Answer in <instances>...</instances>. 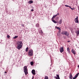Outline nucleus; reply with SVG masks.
I'll use <instances>...</instances> for the list:
<instances>
[{"label":"nucleus","instance_id":"obj_22","mask_svg":"<svg viewBox=\"0 0 79 79\" xmlns=\"http://www.w3.org/2000/svg\"><path fill=\"white\" fill-rule=\"evenodd\" d=\"M57 35L58 36H60V35H61V34L60 33H57Z\"/></svg>","mask_w":79,"mask_h":79},{"label":"nucleus","instance_id":"obj_35","mask_svg":"<svg viewBox=\"0 0 79 79\" xmlns=\"http://www.w3.org/2000/svg\"><path fill=\"white\" fill-rule=\"evenodd\" d=\"M5 73H6V72H5Z\"/></svg>","mask_w":79,"mask_h":79},{"label":"nucleus","instance_id":"obj_34","mask_svg":"<svg viewBox=\"0 0 79 79\" xmlns=\"http://www.w3.org/2000/svg\"><path fill=\"white\" fill-rule=\"evenodd\" d=\"M78 68H79V65H78Z\"/></svg>","mask_w":79,"mask_h":79},{"label":"nucleus","instance_id":"obj_29","mask_svg":"<svg viewBox=\"0 0 79 79\" xmlns=\"http://www.w3.org/2000/svg\"><path fill=\"white\" fill-rule=\"evenodd\" d=\"M57 15H60V14H59V13H58Z\"/></svg>","mask_w":79,"mask_h":79},{"label":"nucleus","instance_id":"obj_33","mask_svg":"<svg viewBox=\"0 0 79 79\" xmlns=\"http://www.w3.org/2000/svg\"><path fill=\"white\" fill-rule=\"evenodd\" d=\"M42 31V30H41V33H43V32H42V31Z\"/></svg>","mask_w":79,"mask_h":79},{"label":"nucleus","instance_id":"obj_23","mask_svg":"<svg viewBox=\"0 0 79 79\" xmlns=\"http://www.w3.org/2000/svg\"><path fill=\"white\" fill-rule=\"evenodd\" d=\"M29 3H33V1H29Z\"/></svg>","mask_w":79,"mask_h":79},{"label":"nucleus","instance_id":"obj_2","mask_svg":"<svg viewBox=\"0 0 79 79\" xmlns=\"http://www.w3.org/2000/svg\"><path fill=\"white\" fill-rule=\"evenodd\" d=\"M28 55L29 56H32L33 55V50L32 49L28 51Z\"/></svg>","mask_w":79,"mask_h":79},{"label":"nucleus","instance_id":"obj_20","mask_svg":"<svg viewBox=\"0 0 79 79\" xmlns=\"http://www.w3.org/2000/svg\"><path fill=\"white\" fill-rule=\"evenodd\" d=\"M44 79H48V76H45Z\"/></svg>","mask_w":79,"mask_h":79},{"label":"nucleus","instance_id":"obj_26","mask_svg":"<svg viewBox=\"0 0 79 79\" xmlns=\"http://www.w3.org/2000/svg\"><path fill=\"white\" fill-rule=\"evenodd\" d=\"M77 35H79V31H77Z\"/></svg>","mask_w":79,"mask_h":79},{"label":"nucleus","instance_id":"obj_13","mask_svg":"<svg viewBox=\"0 0 79 79\" xmlns=\"http://www.w3.org/2000/svg\"><path fill=\"white\" fill-rule=\"evenodd\" d=\"M67 50L68 52L69 53H70V51H69V48H67Z\"/></svg>","mask_w":79,"mask_h":79},{"label":"nucleus","instance_id":"obj_37","mask_svg":"<svg viewBox=\"0 0 79 79\" xmlns=\"http://www.w3.org/2000/svg\"><path fill=\"white\" fill-rule=\"evenodd\" d=\"M23 27H24V26H23Z\"/></svg>","mask_w":79,"mask_h":79},{"label":"nucleus","instance_id":"obj_11","mask_svg":"<svg viewBox=\"0 0 79 79\" xmlns=\"http://www.w3.org/2000/svg\"><path fill=\"white\" fill-rule=\"evenodd\" d=\"M55 27H56V29H58L59 31H61V28H60V27H56V26Z\"/></svg>","mask_w":79,"mask_h":79},{"label":"nucleus","instance_id":"obj_10","mask_svg":"<svg viewBox=\"0 0 79 79\" xmlns=\"http://www.w3.org/2000/svg\"><path fill=\"white\" fill-rule=\"evenodd\" d=\"M72 52L73 54H76V51L73 49L72 50Z\"/></svg>","mask_w":79,"mask_h":79},{"label":"nucleus","instance_id":"obj_8","mask_svg":"<svg viewBox=\"0 0 79 79\" xmlns=\"http://www.w3.org/2000/svg\"><path fill=\"white\" fill-rule=\"evenodd\" d=\"M64 35H66L67 36H68V35H69V33L68 32L65 31V34Z\"/></svg>","mask_w":79,"mask_h":79},{"label":"nucleus","instance_id":"obj_15","mask_svg":"<svg viewBox=\"0 0 79 79\" xmlns=\"http://www.w3.org/2000/svg\"><path fill=\"white\" fill-rule=\"evenodd\" d=\"M62 23V20L60 19L59 21V24H60Z\"/></svg>","mask_w":79,"mask_h":79},{"label":"nucleus","instance_id":"obj_4","mask_svg":"<svg viewBox=\"0 0 79 79\" xmlns=\"http://www.w3.org/2000/svg\"><path fill=\"white\" fill-rule=\"evenodd\" d=\"M74 21L76 23H79V21H78V17L77 16V18H76L74 19Z\"/></svg>","mask_w":79,"mask_h":79},{"label":"nucleus","instance_id":"obj_19","mask_svg":"<svg viewBox=\"0 0 79 79\" xmlns=\"http://www.w3.org/2000/svg\"><path fill=\"white\" fill-rule=\"evenodd\" d=\"M65 33V31H63L62 32L61 34H63V35H64Z\"/></svg>","mask_w":79,"mask_h":79},{"label":"nucleus","instance_id":"obj_32","mask_svg":"<svg viewBox=\"0 0 79 79\" xmlns=\"http://www.w3.org/2000/svg\"><path fill=\"white\" fill-rule=\"evenodd\" d=\"M72 10H73V9L72 8H71V9Z\"/></svg>","mask_w":79,"mask_h":79},{"label":"nucleus","instance_id":"obj_1","mask_svg":"<svg viewBox=\"0 0 79 79\" xmlns=\"http://www.w3.org/2000/svg\"><path fill=\"white\" fill-rule=\"evenodd\" d=\"M22 47H23V42L22 41H18L17 47V48L18 50H20L21 48H22Z\"/></svg>","mask_w":79,"mask_h":79},{"label":"nucleus","instance_id":"obj_27","mask_svg":"<svg viewBox=\"0 0 79 79\" xmlns=\"http://www.w3.org/2000/svg\"><path fill=\"white\" fill-rule=\"evenodd\" d=\"M31 11H34V9H31Z\"/></svg>","mask_w":79,"mask_h":79},{"label":"nucleus","instance_id":"obj_14","mask_svg":"<svg viewBox=\"0 0 79 79\" xmlns=\"http://www.w3.org/2000/svg\"><path fill=\"white\" fill-rule=\"evenodd\" d=\"M52 22L54 23H56V21H55V20L53 19H52Z\"/></svg>","mask_w":79,"mask_h":79},{"label":"nucleus","instance_id":"obj_6","mask_svg":"<svg viewBox=\"0 0 79 79\" xmlns=\"http://www.w3.org/2000/svg\"><path fill=\"white\" fill-rule=\"evenodd\" d=\"M79 74V73H77V74L76 75L73 77V79H76V78H77V77L78 76V75Z\"/></svg>","mask_w":79,"mask_h":79},{"label":"nucleus","instance_id":"obj_9","mask_svg":"<svg viewBox=\"0 0 79 79\" xmlns=\"http://www.w3.org/2000/svg\"><path fill=\"white\" fill-rule=\"evenodd\" d=\"M56 76L57 77H55V78L56 79H60V76H59V75L57 74Z\"/></svg>","mask_w":79,"mask_h":79},{"label":"nucleus","instance_id":"obj_24","mask_svg":"<svg viewBox=\"0 0 79 79\" xmlns=\"http://www.w3.org/2000/svg\"><path fill=\"white\" fill-rule=\"evenodd\" d=\"M65 6L66 7H69V6L67 5H65Z\"/></svg>","mask_w":79,"mask_h":79},{"label":"nucleus","instance_id":"obj_25","mask_svg":"<svg viewBox=\"0 0 79 79\" xmlns=\"http://www.w3.org/2000/svg\"><path fill=\"white\" fill-rule=\"evenodd\" d=\"M10 35H7V38H9V37H10Z\"/></svg>","mask_w":79,"mask_h":79},{"label":"nucleus","instance_id":"obj_21","mask_svg":"<svg viewBox=\"0 0 79 79\" xmlns=\"http://www.w3.org/2000/svg\"><path fill=\"white\" fill-rule=\"evenodd\" d=\"M55 15L53 16L52 18V19H54L55 18Z\"/></svg>","mask_w":79,"mask_h":79},{"label":"nucleus","instance_id":"obj_17","mask_svg":"<svg viewBox=\"0 0 79 79\" xmlns=\"http://www.w3.org/2000/svg\"><path fill=\"white\" fill-rule=\"evenodd\" d=\"M30 64L31 65H33V64H34V62H31Z\"/></svg>","mask_w":79,"mask_h":79},{"label":"nucleus","instance_id":"obj_12","mask_svg":"<svg viewBox=\"0 0 79 79\" xmlns=\"http://www.w3.org/2000/svg\"><path fill=\"white\" fill-rule=\"evenodd\" d=\"M70 79H73V76H72V74H70V76H69Z\"/></svg>","mask_w":79,"mask_h":79},{"label":"nucleus","instance_id":"obj_36","mask_svg":"<svg viewBox=\"0 0 79 79\" xmlns=\"http://www.w3.org/2000/svg\"><path fill=\"white\" fill-rule=\"evenodd\" d=\"M69 42V41H68V42Z\"/></svg>","mask_w":79,"mask_h":79},{"label":"nucleus","instance_id":"obj_5","mask_svg":"<svg viewBox=\"0 0 79 79\" xmlns=\"http://www.w3.org/2000/svg\"><path fill=\"white\" fill-rule=\"evenodd\" d=\"M60 52L61 53H62L64 51V48H60Z\"/></svg>","mask_w":79,"mask_h":79},{"label":"nucleus","instance_id":"obj_7","mask_svg":"<svg viewBox=\"0 0 79 79\" xmlns=\"http://www.w3.org/2000/svg\"><path fill=\"white\" fill-rule=\"evenodd\" d=\"M31 73L34 75H35V71L34 70H32L31 71Z\"/></svg>","mask_w":79,"mask_h":79},{"label":"nucleus","instance_id":"obj_30","mask_svg":"<svg viewBox=\"0 0 79 79\" xmlns=\"http://www.w3.org/2000/svg\"><path fill=\"white\" fill-rule=\"evenodd\" d=\"M69 8H70V9L71 8V6H69Z\"/></svg>","mask_w":79,"mask_h":79},{"label":"nucleus","instance_id":"obj_3","mask_svg":"<svg viewBox=\"0 0 79 79\" xmlns=\"http://www.w3.org/2000/svg\"><path fill=\"white\" fill-rule=\"evenodd\" d=\"M23 69L25 75H27V74H28V72H27V67L26 66H25L24 67Z\"/></svg>","mask_w":79,"mask_h":79},{"label":"nucleus","instance_id":"obj_28","mask_svg":"<svg viewBox=\"0 0 79 79\" xmlns=\"http://www.w3.org/2000/svg\"><path fill=\"white\" fill-rule=\"evenodd\" d=\"M56 17V16H57V15H54Z\"/></svg>","mask_w":79,"mask_h":79},{"label":"nucleus","instance_id":"obj_31","mask_svg":"<svg viewBox=\"0 0 79 79\" xmlns=\"http://www.w3.org/2000/svg\"><path fill=\"white\" fill-rule=\"evenodd\" d=\"M34 76H33L32 79H34Z\"/></svg>","mask_w":79,"mask_h":79},{"label":"nucleus","instance_id":"obj_16","mask_svg":"<svg viewBox=\"0 0 79 79\" xmlns=\"http://www.w3.org/2000/svg\"><path fill=\"white\" fill-rule=\"evenodd\" d=\"M28 50H29V48H28V47L26 49V52H27Z\"/></svg>","mask_w":79,"mask_h":79},{"label":"nucleus","instance_id":"obj_18","mask_svg":"<svg viewBox=\"0 0 79 79\" xmlns=\"http://www.w3.org/2000/svg\"><path fill=\"white\" fill-rule=\"evenodd\" d=\"M18 36H15L14 37H13V39H15L18 38Z\"/></svg>","mask_w":79,"mask_h":79}]
</instances>
